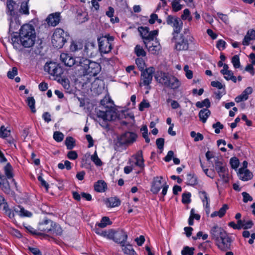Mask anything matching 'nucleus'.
<instances>
[{"label":"nucleus","instance_id":"obj_40","mask_svg":"<svg viewBox=\"0 0 255 255\" xmlns=\"http://www.w3.org/2000/svg\"><path fill=\"white\" fill-rule=\"evenodd\" d=\"M65 144L68 149L71 150L75 146V140L72 136H67L65 140Z\"/></svg>","mask_w":255,"mask_h":255},{"label":"nucleus","instance_id":"obj_19","mask_svg":"<svg viewBox=\"0 0 255 255\" xmlns=\"http://www.w3.org/2000/svg\"><path fill=\"white\" fill-rule=\"evenodd\" d=\"M97 116L104 121H113L115 118V113L112 110L108 109L106 111L99 110L97 112Z\"/></svg>","mask_w":255,"mask_h":255},{"label":"nucleus","instance_id":"obj_35","mask_svg":"<svg viewBox=\"0 0 255 255\" xmlns=\"http://www.w3.org/2000/svg\"><path fill=\"white\" fill-rule=\"evenodd\" d=\"M198 184V178L194 174L189 173L187 175V184L190 186H194Z\"/></svg>","mask_w":255,"mask_h":255},{"label":"nucleus","instance_id":"obj_53","mask_svg":"<svg viewBox=\"0 0 255 255\" xmlns=\"http://www.w3.org/2000/svg\"><path fill=\"white\" fill-rule=\"evenodd\" d=\"M53 138L57 142H61L64 138V134L60 131H55L53 134Z\"/></svg>","mask_w":255,"mask_h":255},{"label":"nucleus","instance_id":"obj_5","mask_svg":"<svg viewBox=\"0 0 255 255\" xmlns=\"http://www.w3.org/2000/svg\"><path fill=\"white\" fill-rule=\"evenodd\" d=\"M69 38V35L61 28H56L52 37L51 42L56 48H61L66 42Z\"/></svg>","mask_w":255,"mask_h":255},{"label":"nucleus","instance_id":"obj_21","mask_svg":"<svg viewBox=\"0 0 255 255\" xmlns=\"http://www.w3.org/2000/svg\"><path fill=\"white\" fill-rule=\"evenodd\" d=\"M162 179V176H156L153 178L150 189L151 192L153 194H157L160 191L161 188L162 187L163 185H162L161 183V180Z\"/></svg>","mask_w":255,"mask_h":255},{"label":"nucleus","instance_id":"obj_52","mask_svg":"<svg viewBox=\"0 0 255 255\" xmlns=\"http://www.w3.org/2000/svg\"><path fill=\"white\" fill-rule=\"evenodd\" d=\"M232 63L235 68H239L241 65L239 55H235L232 58Z\"/></svg>","mask_w":255,"mask_h":255},{"label":"nucleus","instance_id":"obj_22","mask_svg":"<svg viewBox=\"0 0 255 255\" xmlns=\"http://www.w3.org/2000/svg\"><path fill=\"white\" fill-rule=\"evenodd\" d=\"M145 47L150 53L154 55L158 54L161 48L159 42L154 40L153 41L149 42Z\"/></svg>","mask_w":255,"mask_h":255},{"label":"nucleus","instance_id":"obj_25","mask_svg":"<svg viewBox=\"0 0 255 255\" xmlns=\"http://www.w3.org/2000/svg\"><path fill=\"white\" fill-rule=\"evenodd\" d=\"M238 175L240 179L244 181L251 180L253 177V173L249 169L244 170V168L239 169Z\"/></svg>","mask_w":255,"mask_h":255},{"label":"nucleus","instance_id":"obj_44","mask_svg":"<svg viewBox=\"0 0 255 255\" xmlns=\"http://www.w3.org/2000/svg\"><path fill=\"white\" fill-rule=\"evenodd\" d=\"M195 248L193 247H189L185 246L181 251L182 255H193L194 253Z\"/></svg>","mask_w":255,"mask_h":255},{"label":"nucleus","instance_id":"obj_50","mask_svg":"<svg viewBox=\"0 0 255 255\" xmlns=\"http://www.w3.org/2000/svg\"><path fill=\"white\" fill-rule=\"evenodd\" d=\"M191 194L190 192L184 193L182 195V202L183 204H189L191 202Z\"/></svg>","mask_w":255,"mask_h":255},{"label":"nucleus","instance_id":"obj_54","mask_svg":"<svg viewBox=\"0 0 255 255\" xmlns=\"http://www.w3.org/2000/svg\"><path fill=\"white\" fill-rule=\"evenodd\" d=\"M181 18L183 20L188 19L189 21H191L192 18L190 16V12L189 10L186 8L183 11V13L181 15Z\"/></svg>","mask_w":255,"mask_h":255},{"label":"nucleus","instance_id":"obj_29","mask_svg":"<svg viewBox=\"0 0 255 255\" xmlns=\"http://www.w3.org/2000/svg\"><path fill=\"white\" fill-rule=\"evenodd\" d=\"M89 65L90 70H88V75L90 76L97 75L100 72V65L97 63L91 61Z\"/></svg>","mask_w":255,"mask_h":255},{"label":"nucleus","instance_id":"obj_38","mask_svg":"<svg viewBox=\"0 0 255 255\" xmlns=\"http://www.w3.org/2000/svg\"><path fill=\"white\" fill-rule=\"evenodd\" d=\"M199 195L203 204L206 202L205 207L206 208H209V198L207 193L205 191H200Z\"/></svg>","mask_w":255,"mask_h":255},{"label":"nucleus","instance_id":"obj_57","mask_svg":"<svg viewBox=\"0 0 255 255\" xmlns=\"http://www.w3.org/2000/svg\"><path fill=\"white\" fill-rule=\"evenodd\" d=\"M230 163L232 168L236 169L239 166V160L237 157H234L230 159Z\"/></svg>","mask_w":255,"mask_h":255},{"label":"nucleus","instance_id":"obj_17","mask_svg":"<svg viewBox=\"0 0 255 255\" xmlns=\"http://www.w3.org/2000/svg\"><path fill=\"white\" fill-rule=\"evenodd\" d=\"M84 52L88 57H93L95 56L97 52L95 42L93 41L86 42L84 46Z\"/></svg>","mask_w":255,"mask_h":255},{"label":"nucleus","instance_id":"obj_49","mask_svg":"<svg viewBox=\"0 0 255 255\" xmlns=\"http://www.w3.org/2000/svg\"><path fill=\"white\" fill-rule=\"evenodd\" d=\"M171 6L172 10L174 12H177L180 10L183 7V5L180 4L179 1L176 0H173L171 3Z\"/></svg>","mask_w":255,"mask_h":255},{"label":"nucleus","instance_id":"obj_26","mask_svg":"<svg viewBox=\"0 0 255 255\" xmlns=\"http://www.w3.org/2000/svg\"><path fill=\"white\" fill-rule=\"evenodd\" d=\"M253 92V88L251 87H247L242 93L235 98V101L240 103L242 101H246L249 98V95Z\"/></svg>","mask_w":255,"mask_h":255},{"label":"nucleus","instance_id":"obj_32","mask_svg":"<svg viewBox=\"0 0 255 255\" xmlns=\"http://www.w3.org/2000/svg\"><path fill=\"white\" fill-rule=\"evenodd\" d=\"M210 115L211 112L207 108L202 109L199 113L200 120L203 123H206L208 118Z\"/></svg>","mask_w":255,"mask_h":255},{"label":"nucleus","instance_id":"obj_39","mask_svg":"<svg viewBox=\"0 0 255 255\" xmlns=\"http://www.w3.org/2000/svg\"><path fill=\"white\" fill-rule=\"evenodd\" d=\"M25 228L26 229L27 231L29 233L33 235H38V236H42L44 238L47 237L48 236L47 234L42 233L41 232H39L37 231L36 230H35L33 228H32L31 226L29 225H27L26 226H24Z\"/></svg>","mask_w":255,"mask_h":255},{"label":"nucleus","instance_id":"obj_33","mask_svg":"<svg viewBox=\"0 0 255 255\" xmlns=\"http://www.w3.org/2000/svg\"><path fill=\"white\" fill-rule=\"evenodd\" d=\"M112 224V222L110 221V219L108 217H103L100 222L97 223L95 227L99 228H105L107 225H110Z\"/></svg>","mask_w":255,"mask_h":255},{"label":"nucleus","instance_id":"obj_48","mask_svg":"<svg viewBox=\"0 0 255 255\" xmlns=\"http://www.w3.org/2000/svg\"><path fill=\"white\" fill-rule=\"evenodd\" d=\"M91 159L96 165L101 166L103 165V162L98 157L96 151H95L94 153L91 156Z\"/></svg>","mask_w":255,"mask_h":255},{"label":"nucleus","instance_id":"obj_47","mask_svg":"<svg viewBox=\"0 0 255 255\" xmlns=\"http://www.w3.org/2000/svg\"><path fill=\"white\" fill-rule=\"evenodd\" d=\"M135 63L137 65L139 70L140 71L144 70L145 63L144 60L142 58H137L135 60Z\"/></svg>","mask_w":255,"mask_h":255},{"label":"nucleus","instance_id":"obj_3","mask_svg":"<svg viewBox=\"0 0 255 255\" xmlns=\"http://www.w3.org/2000/svg\"><path fill=\"white\" fill-rule=\"evenodd\" d=\"M37 229L42 233H49L56 236L61 235L63 231L59 224L47 218L39 222Z\"/></svg>","mask_w":255,"mask_h":255},{"label":"nucleus","instance_id":"obj_60","mask_svg":"<svg viewBox=\"0 0 255 255\" xmlns=\"http://www.w3.org/2000/svg\"><path fill=\"white\" fill-rule=\"evenodd\" d=\"M17 74V69L15 67L12 68L11 71H9L7 73L8 78L13 79L15 75Z\"/></svg>","mask_w":255,"mask_h":255},{"label":"nucleus","instance_id":"obj_1","mask_svg":"<svg viewBox=\"0 0 255 255\" xmlns=\"http://www.w3.org/2000/svg\"><path fill=\"white\" fill-rule=\"evenodd\" d=\"M35 38L33 26L30 24H25L21 27L19 34L11 36V39L13 46L16 48L19 46V41L23 47L29 48L34 45Z\"/></svg>","mask_w":255,"mask_h":255},{"label":"nucleus","instance_id":"obj_55","mask_svg":"<svg viewBox=\"0 0 255 255\" xmlns=\"http://www.w3.org/2000/svg\"><path fill=\"white\" fill-rule=\"evenodd\" d=\"M82 47V44L80 42H73L70 45V50L72 52H75L81 49Z\"/></svg>","mask_w":255,"mask_h":255},{"label":"nucleus","instance_id":"obj_9","mask_svg":"<svg viewBox=\"0 0 255 255\" xmlns=\"http://www.w3.org/2000/svg\"><path fill=\"white\" fill-rule=\"evenodd\" d=\"M215 168L219 176L225 183L229 181L228 170L223 159H217L215 161Z\"/></svg>","mask_w":255,"mask_h":255},{"label":"nucleus","instance_id":"obj_16","mask_svg":"<svg viewBox=\"0 0 255 255\" xmlns=\"http://www.w3.org/2000/svg\"><path fill=\"white\" fill-rule=\"evenodd\" d=\"M15 5L16 3L13 0H7V14L11 16V19L13 18L15 20H18L20 14L17 11H14V6Z\"/></svg>","mask_w":255,"mask_h":255},{"label":"nucleus","instance_id":"obj_18","mask_svg":"<svg viewBox=\"0 0 255 255\" xmlns=\"http://www.w3.org/2000/svg\"><path fill=\"white\" fill-rule=\"evenodd\" d=\"M128 239V235L123 230L115 231L113 241L121 245L125 244Z\"/></svg>","mask_w":255,"mask_h":255},{"label":"nucleus","instance_id":"obj_58","mask_svg":"<svg viewBox=\"0 0 255 255\" xmlns=\"http://www.w3.org/2000/svg\"><path fill=\"white\" fill-rule=\"evenodd\" d=\"M95 231V233L97 235L101 236L103 237L107 238V230L103 231L99 228L95 227L93 229Z\"/></svg>","mask_w":255,"mask_h":255},{"label":"nucleus","instance_id":"obj_13","mask_svg":"<svg viewBox=\"0 0 255 255\" xmlns=\"http://www.w3.org/2000/svg\"><path fill=\"white\" fill-rule=\"evenodd\" d=\"M90 61L86 58H80L79 61H77L75 68H77L79 72V76H85L88 75V72L89 70V64Z\"/></svg>","mask_w":255,"mask_h":255},{"label":"nucleus","instance_id":"obj_43","mask_svg":"<svg viewBox=\"0 0 255 255\" xmlns=\"http://www.w3.org/2000/svg\"><path fill=\"white\" fill-rule=\"evenodd\" d=\"M223 75H224V78L227 80H232L233 82H237V78L234 75L233 72L231 71H227L226 73H224Z\"/></svg>","mask_w":255,"mask_h":255},{"label":"nucleus","instance_id":"obj_27","mask_svg":"<svg viewBox=\"0 0 255 255\" xmlns=\"http://www.w3.org/2000/svg\"><path fill=\"white\" fill-rule=\"evenodd\" d=\"M4 175L6 179H12V181L14 182L16 186V182L13 179L14 174L13 173V168L10 163H7L3 168Z\"/></svg>","mask_w":255,"mask_h":255},{"label":"nucleus","instance_id":"obj_36","mask_svg":"<svg viewBox=\"0 0 255 255\" xmlns=\"http://www.w3.org/2000/svg\"><path fill=\"white\" fill-rule=\"evenodd\" d=\"M135 159H136V162H135L136 165L139 166L141 168H143V167L144 166V159H143V155H142V151L141 150L138 151V152L136 155Z\"/></svg>","mask_w":255,"mask_h":255},{"label":"nucleus","instance_id":"obj_41","mask_svg":"<svg viewBox=\"0 0 255 255\" xmlns=\"http://www.w3.org/2000/svg\"><path fill=\"white\" fill-rule=\"evenodd\" d=\"M2 210L4 211L5 214L11 220H14V211L9 208L8 204H5V206L2 207Z\"/></svg>","mask_w":255,"mask_h":255},{"label":"nucleus","instance_id":"obj_11","mask_svg":"<svg viewBox=\"0 0 255 255\" xmlns=\"http://www.w3.org/2000/svg\"><path fill=\"white\" fill-rule=\"evenodd\" d=\"M44 69L50 75L56 77H61L63 73V69L61 66L54 62H47L44 65Z\"/></svg>","mask_w":255,"mask_h":255},{"label":"nucleus","instance_id":"obj_59","mask_svg":"<svg viewBox=\"0 0 255 255\" xmlns=\"http://www.w3.org/2000/svg\"><path fill=\"white\" fill-rule=\"evenodd\" d=\"M212 127L215 128V132L216 133H219L220 132V129L224 128V126L219 122L214 124Z\"/></svg>","mask_w":255,"mask_h":255},{"label":"nucleus","instance_id":"obj_6","mask_svg":"<svg viewBox=\"0 0 255 255\" xmlns=\"http://www.w3.org/2000/svg\"><path fill=\"white\" fill-rule=\"evenodd\" d=\"M114 38L112 36L107 35L98 38L99 50L101 53H110L113 47Z\"/></svg>","mask_w":255,"mask_h":255},{"label":"nucleus","instance_id":"obj_28","mask_svg":"<svg viewBox=\"0 0 255 255\" xmlns=\"http://www.w3.org/2000/svg\"><path fill=\"white\" fill-rule=\"evenodd\" d=\"M94 187V190L97 192H104L107 189V183L103 180H100L96 182Z\"/></svg>","mask_w":255,"mask_h":255},{"label":"nucleus","instance_id":"obj_10","mask_svg":"<svg viewBox=\"0 0 255 255\" xmlns=\"http://www.w3.org/2000/svg\"><path fill=\"white\" fill-rule=\"evenodd\" d=\"M138 30L145 46H147L149 42L153 41L154 37L158 34V30H155L149 31V28L146 26L139 27Z\"/></svg>","mask_w":255,"mask_h":255},{"label":"nucleus","instance_id":"obj_64","mask_svg":"<svg viewBox=\"0 0 255 255\" xmlns=\"http://www.w3.org/2000/svg\"><path fill=\"white\" fill-rule=\"evenodd\" d=\"M67 156L69 159L75 160L78 158V154L76 151L72 150L68 152Z\"/></svg>","mask_w":255,"mask_h":255},{"label":"nucleus","instance_id":"obj_31","mask_svg":"<svg viewBox=\"0 0 255 255\" xmlns=\"http://www.w3.org/2000/svg\"><path fill=\"white\" fill-rule=\"evenodd\" d=\"M14 211L21 217H30L32 215L31 212L25 210L21 206H18V208H14Z\"/></svg>","mask_w":255,"mask_h":255},{"label":"nucleus","instance_id":"obj_30","mask_svg":"<svg viewBox=\"0 0 255 255\" xmlns=\"http://www.w3.org/2000/svg\"><path fill=\"white\" fill-rule=\"evenodd\" d=\"M108 207H118L121 205V200L117 197H112L107 198L105 202Z\"/></svg>","mask_w":255,"mask_h":255},{"label":"nucleus","instance_id":"obj_45","mask_svg":"<svg viewBox=\"0 0 255 255\" xmlns=\"http://www.w3.org/2000/svg\"><path fill=\"white\" fill-rule=\"evenodd\" d=\"M211 106V103L209 99L207 98L202 101V102H197L196 103V106L199 108H202L206 107L207 108H209Z\"/></svg>","mask_w":255,"mask_h":255},{"label":"nucleus","instance_id":"obj_12","mask_svg":"<svg viewBox=\"0 0 255 255\" xmlns=\"http://www.w3.org/2000/svg\"><path fill=\"white\" fill-rule=\"evenodd\" d=\"M141 72V77L142 81V84L144 86H146L148 89H150V84L152 82L153 74L155 72L154 68L153 67H150Z\"/></svg>","mask_w":255,"mask_h":255},{"label":"nucleus","instance_id":"obj_46","mask_svg":"<svg viewBox=\"0 0 255 255\" xmlns=\"http://www.w3.org/2000/svg\"><path fill=\"white\" fill-rule=\"evenodd\" d=\"M27 105L29 107L31 112L33 113H35L36 110L35 108V100L33 97H28L26 100Z\"/></svg>","mask_w":255,"mask_h":255},{"label":"nucleus","instance_id":"obj_56","mask_svg":"<svg viewBox=\"0 0 255 255\" xmlns=\"http://www.w3.org/2000/svg\"><path fill=\"white\" fill-rule=\"evenodd\" d=\"M10 131L7 130L4 126H2L0 128V136L2 138L7 137L9 134Z\"/></svg>","mask_w":255,"mask_h":255},{"label":"nucleus","instance_id":"obj_24","mask_svg":"<svg viewBox=\"0 0 255 255\" xmlns=\"http://www.w3.org/2000/svg\"><path fill=\"white\" fill-rule=\"evenodd\" d=\"M60 59L65 66L71 67L76 66L77 61L75 59L68 54L62 53L60 55Z\"/></svg>","mask_w":255,"mask_h":255},{"label":"nucleus","instance_id":"obj_37","mask_svg":"<svg viewBox=\"0 0 255 255\" xmlns=\"http://www.w3.org/2000/svg\"><path fill=\"white\" fill-rule=\"evenodd\" d=\"M121 246L125 254L128 255H137L131 245L127 244L125 245V244H123Z\"/></svg>","mask_w":255,"mask_h":255},{"label":"nucleus","instance_id":"obj_15","mask_svg":"<svg viewBox=\"0 0 255 255\" xmlns=\"http://www.w3.org/2000/svg\"><path fill=\"white\" fill-rule=\"evenodd\" d=\"M228 233L223 228L219 227L217 225H214L210 230L212 239L216 242L226 235Z\"/></svg>","mask_w":255,"mask_h":255},{"label":"nucleus","instance_id":"obj_14","mask_svg":"<svg viewBox=\"0 0 255 255\" xmlns=\"http://www.w3.org/2000/svg\"><path fill=\"white\" fill-rule=\"evenodd\" d=\"M232 242L233 241L231 237L227 234L226 235L224 236L216 242V245L221 251L227 252L231 250Z\"/></svg>","mask_w":255,"mask_h":255},{"label":"nucleus","instance_id":"obj_61","mask_svg":"<svg viewBox=\"0 0 255 255\" xmlns=\"http://www.w3.org/2000/svg\"><path fill=\"white\" fill-rule=\"evenodd\" d=\"M229 209V207L227 204H224L223 206L218 211L219 214V217L222 218L226 214L227 210Z\"/></svg>","mask_w":255,"mask_h":255},{"label":"nucleus","instance_id":"obj_51","mask_svg":"<svg viewBox=\"0 0 255 255\" xmlns=\"http://www.w3.org/2000/svg\"><path fill=\"white\" fill-rule=\"evenodd\" d=\"M65 167L67 170H70L72 168L71 163L68 160H65L64 161V164L62 163H59L58 164V167L60 169H64Z\"/></svg>","mask_w":255,"mask_h":255},{"label":"nucleus","instance_id":"obj_2","mask_svg":"<svg viewBox=\"0 0 255 255\" xmlns=\"http://www.w3.org/2000/svg\"><path fill=\"white\" fill-rule=\"evenodd\" d=\"M154 78L158 83L171 89H177L181 85V83L177 78L161 71H157Z\"/></svg>","mask_w":255,"mask_h":255},{"label":"nucleus","instance_id":"obj_23","mask_svg":"<svg viewBox=\"0 0 255 255\" xmlns=\"http://www.w3.org/2000/svg\"><path fill=\"white\" fill-rule=\"evenodd\" d=\"M7 179L5 176L0 179V188L5 194L13 195L14 192L11 189Z\"/></svg>","mask_w":255,"mask_h":255},{"label":"nucleus","instance_id":"obj_8","mask_svg":"<svg viewBox=\"0 0 255 255\" xmlns=\"http://www.w3.org/2000/svg\"><path fill=\"white\" fill-rule=\"evenodd\" d=\"M137 137V134L133 132L127 131L118 137L116 145L118 146L128 145L134 142Z\"/></svg>","mask_w":255,"mask_h":255},{"label":"nucleus","instance_id":"obj_63","mask_svg":"<svg viewBox=\"0 0 255 255\" xmlns=\"http://www.w3.org/2000/svg\"><path fill=\"white\" fill-rule=\"evenodd\" d=\"M226 44V42L224 40L220 39L217 41L216 46L219 50H223L225 48Z\"/></svg>","mask_w":255,"mask_h":255},{"label":"nucleus","instance_id":"obj_4","mask_svg":"<svg viewBox=\"0 0 255 255\" xmlns=\"http://www.w3.org/2000/svg\"><path fill=\"white\" fill-rule=\"evenodd\" d=\"M194 38L191 35L185 36L182 33L172 35L171 41L175 43L177 51H186L189 49V42H193Z\"/></svg>","mask_w":255,"mask_h":255},{"label":"nucleus","instance_id":"obj_62","mask_svg":"<svg viewBox=\"0 0 255 255\" xmlns=\"http://www.w3.org/2000/svg\"><path fill=\"white\" fill-rule=\"evenodd\" d=\"M242 194L243 197V201L244 203H247L248 201H252L253 200V197L247 192H243Z\"/></svg>","mask_w":255,"mask_h":255},{"label":"nucleus","instance_id":"obj_42","mask_svg":"<svg viewBox=\"0 0 255 255\" xmlns=\"http://www.w3.org/2000/svg\"><path fill=\"white\" fill-rule=\"evenodd\" d=\"M134 53L137 56L144 57L146 56V52L140 45H136L134 48Z\"/></svg>","mask_w":255,"mask_h":255},{"label":"nucleus","instance_id":"obj_20","mask_svg":"<svg viewBox=\"0 0 255 255\" xmlns=\"http://www.w3.org/2000/svg\"><path fill=\"white\" fill-rule=\"evenodd\" d=\"M60 20V13L58 12L50 14L46 19L48 25L51 26H56Z\"/></svg>","mask_w":255,"mask_h":255},{"label":"nucleus","instance_id":"obj_34","mask_svg":"<svg viewBox=\"0 0 255 255\" xmlns=\"http://www.w3.org/2000/svg\"><path fill=\"white\" fill-rule=\"evenodd\" d=\"M28 3V1H24L21 3L20 7L19 9V11L18 12L20 15H28L29 14Z\"/></svg>","mask_w":255,"mask_h":255},{"label":"nucleus","instance_id":"obj_7","mask_svg":"<svg viewBox=\"0 0 255 255\" xmlns=\"http://www.w3.org/2000/svg\"><path fill=\"white\" fill-rule=\"evenodd\" d=\"M166 22L167 24L170 25L173 28L172 35L180 33L183 27V22L179 17L172 15H168L166 18Z\"/></svg>","mask_w":255,"mask_h":255}]
</instances>
